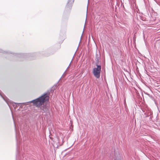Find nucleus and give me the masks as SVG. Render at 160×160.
I'll return each instance as SVG.
<instances>
[{
  "label": "nucleus",
  "mask_w": 160,
  "mask_h": 160,
  "mask_svg": "<svg viewBox=\"0 0 160 160\" xmlns=\"http://www.w3.org/2000/svg\"><path fill=\"white\" fill-rule=\"evenodd\" d=\"M0 52H2V53H4V52H5V51H2V50H0Z\"/></svg>",
  "instance_id": "5"
},
{
  "label": "nucleus",
  "mask_w": 160,
  "mask_h": 160,
  "mask_svg": "<svg viewBox=\"0 0 160 160\" xmlns=\"http://www.w3.org/2000/svg\"><path fill=\"white\" fill-rule=\"evenodd\" d=\"M74 0H68V4L69 3H72L74 2Z\"/></svg>",
  "instance_id": "4"
},
{
  "label": "nucleus",
  "mask_w": 160,
  "mask_h": 160,
  "mask_svg": "<svg viewBox=\"0 0 160 160\" xmlns=\"http://www.w3.org/2000/svg\"><path fill=\"white\" fill-rule=\"evenodd\" d=\"M49 98V93H45L40 97L30 102L33 103L34 105L38 107L42 105L44 102L48 101Z\"/></svg>",
  "instance_id": "1"
},
{
  "label": "nucleus",
  "mask_w": 160,
  "mask_h": 160,
  "mask_svg": "<svg viewBox=\"0 0 160 160\" xmlns=\"http://www.w3.org/2000/svg\"><path fill=\"white\" fill-rule=\"evenodd\" d=\"M17 104H21V103H17Z\"/></svg>",
  "instance_id": "7"
},
{
  "label": "nucleus",
  "mask_w": 160,
  "mask_h": 160,
  "mask_svg": "<svg viewBox=\"0 0 160 160\" xmlns=\"http://www.w3.org/2000/svg\"><path fill=\"white\" fill-rule=\"evenodd\" d=\"M48 107L46 105H44L42 107H41V112L42 113H47L48 111Z\"/></svg>",
  "instance_id": "3"
},
{
  "label": "nucleus",
  "mask_w": 160,
  "mask_h": 160,
  "mask_svg": "<svg viewBox=\"0 0 160 160\" xmlns=\"http://www.w3.org/2000/svg\"><path fill=\"white\" fill-rule=\"evenodd\" d=\"M69 66L67 68V70H67L68 69V68H69Z\"/></svg>",
  "instance_id": "8"
},
{
  "label": "nucleus",
  "mask_w": 160,
  "mask_h": 160,
  "mask_svg": "<svg viewBox=\"0 0 160 160\" xmlns=\"http://www.w3.org/2000/svg\"><path fill=\"white\" fill-rule=\"evenodd\" d=\"M64 73H63V75H62V77L63 76H65V75H64Z\"/></svg>",
  "instance_id": "6"
},
{
  "label": "nucleus",
  "mask_w": 160,
  "mask_h": 160,
  "mask_svg": "<svg viewBox=\"0 0 160 160\" xmlns=\"http://www.w3.org/2000/svg\"><path fill=\"white\" fill-rule=\"evenodd\" d=\"M96 66L97 68L93 69V73L95 77L98 78L100 77L101 67V66L99 65H96Z\"/></svg>",
  "instance_id": "2"
}]
</instances>
